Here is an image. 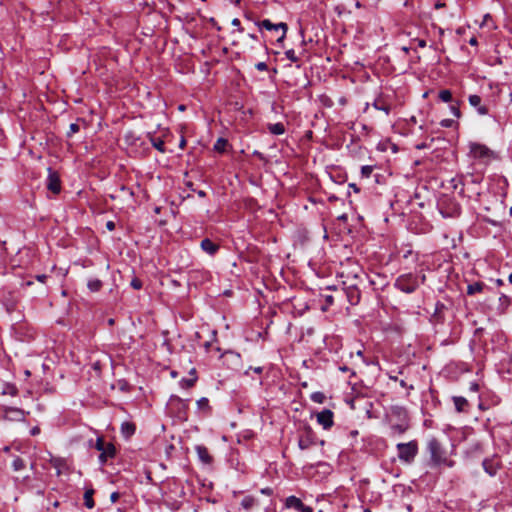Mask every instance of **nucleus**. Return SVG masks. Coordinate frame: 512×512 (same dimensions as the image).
<instances>
[{"label": "nucleus", "mask_w": 512, "mask_h": 512, "mask_svg": "<svg viewBox=\"0 0 512 512\" xmlns=\"http://www.w3.org/2000/svg\"><path fill=\"white\" fill-rule=\"evenodd\" d=\"M394 287L404 293L411 294L419 287L418 274L405 273L398 276L395 280Z\"/></svg>", "instance_id": "1"}, {"label": "nucleus", "mask_w": 512, "mask_h": 512, "mask_svg": "<svg viewBox=\"0 0 512 512\" xmlns=\"http://www.w3.org/2000/svg\"><path fill=\"white\" fill-rule=\"evenodd\" d=\"M427 451L430 454L432 465L438 466L447 463L446 452L436 438L432 437L427 441Z\"/></svg>", "instance_id": "2"}, {"label": "nucleus", "mask_w": 512, "mask_h": 512, "mask_svg": "<svg viewBox=\"0 0 512 512\" xmlns=\"http://www.w3.org/2000/svg\"><path fill=\"white\" fill-rule=\"evenodd\" d=\"M398 458L401 462L410 464L414 461L417 453H418V443L415 440H412L408 443H398Z\"/></svg>", "instance_id": "3"}, {"label": "nucleus", "mask_w": 512, "mask_h": 512, "mask_svg": "<svg viewBox=\"0 0 512 512\" xmlns=\"http://www.w3.org/2000/svg\"><path fill=\"white\" fill-rule=\"evenodd\" d=\"M29 415L28 411L17 407H3V418L7 421L23 422L26 416Z\"/></svg>", "instance_id": "4"}, {"label": "nucleus", "mask_w": 512, "mask_h": 512, "mask_svg": "<svg viewBox=\"0 0 512 512\" xmlns=\"http://www.w3.org/2000/svg\"><path fill=\"white\" fill-rule=\"evenodd\" d=\"M258 26L260 29L274 30V31L282 30L281 36L277 39L278 43L283 42V40L285 39V36H286L287 29H288L286 23L280 22V23L274 24L269 19L262 20L261 22L258 23Z\"/></svg>", "instance_id": "5"}, {"label": "nucleus", "mask_w": 512, "mask_h": 512, "mask_svg": "<svg viewBox=\"0 0 512 512\" xmlns=\"http://www.w3.org/2000/svg\"><path fill=\"white\" fill-rule=\"evenodd\" d=\"M482 467L489 476H495L501 467V461L498 455H493L490 458H485L482 462Z\"/></svg>", "instance_id": "6"}, {"label": "nucleus", "mask_w": 512, "mask_h": 512, "mask_svg": "<svg viewBox=\"0 0 512 512\" xmlns=\"http://www.w3.org/2000/svg\"><path fill=\"white\" fill-rule=\"evenodd\" d=\"M47 176V189L54 194H59L61 191V181L58 173L52 168H48Z\"/></svg>", "instance_id": "7"}, {"label": "nucleus", "mask_w": 512, "mask_h": 512, "mask_svg": "<svg viewBox=\"0 0 512 512\" xmlns=\"http://www.w3.org/2000/svg\"><path fill=\"white\" fill-rule=\"evenodd\" d=\"M334 413L330 409H324L321 412H318L316 415V419L319 425H321L324 429H330L333 424Z\"/></svg>", "instance_id": "8"}, {"label": "nucleus", "mask_w": 512, "mask_h": 512, "mask_svg": "<svg viewBox=\"0 0 512 512\" xmlns=\"http://www.w3.org/2000/svg\"><path fill=\"white\" fill-rule=\"evenodd\" d=\"M468 102L479 115L485 116L489 114V109L487 105L483 103V100L479 95H470L468 97Z\"/></svg>", "instance_id": "9"}, {"label": "nucleus", "mask_w": 512, "mask_h": 512, "mask_svg": "<svg viewBox=\"0 0 512 512\" xmlns=\"http://www.w3.org/2000/svg\"><path fill=\"white\" fill-rule=\"evenodd\" d=\"M470 152L476 158H485L490 154L489 148L479 143H472L470 145Z\"/></svg>", "instance_id": "10"}, {"label": "nucleus", "mask_w": 512, "mask_h": 512, "mask_svg": "<svg viewBox=\"0 0 512 512\" xmlns=\"http://www.w3.org/2000/svg\"><path fill=\"white\" fill-rule=\"evenodd\" d=\"M50 463L56 469V474L58 476L69 471L68 464L64 458L53 457L50 460Z\"/></svg>", "instance_id": "11"}, {"label": "nucleus", "mask_w": 512, "mask_h": 512, "mask_svg": "<svg viewBox=\"0 0 512 512\" xmlns=\"http://www.w3.org/2000/svg\"><path fill=\"white\" fill-rule=\"evenodd\" d=\"M115 453H116L115 446L110 442L106 443L104 449L101 451V453L99 455V462L101 464L106 463V461L109 458H113L115 456Z\"/></svg>", "instance_id": "12"}, {"label": "nucleus", "mask_w": 512, "mask_h": 512, "mask_svg": "<svg viewBox=\"0 0 512 512\" xmlns=\"http://www.w3.org/2000/svg\"><path fill=\"white\" fill-rule=\"evenodd\" d=\"M201 249L207 254L213 256L219 250V245L211 241L209 238H205L201 241Z\"/></svg>", "instance_id": "13"}, {"label": "nucleus", "mask_w": 512, "mask_h": 512, "mask_svg": "<svg viewBox=\"0 0 512 512\" xmlns=\"http://www.w3.org/2000/svg\"><path fill=\"white\" fill-rule=\"evenodd\" d=\"M307 433L305 436H301L298 441V446L301 450H306L314 444L311 429H306Z\"/></svg>", "instance_id": "14"}, {"label": "nucleus", "mask_w": 512, "mask_h": 512, "mask_svg": "<svg viewBox=\"0 0 512 512\" xmlns=\"http://www.w3.org/2000/svg\"><path fill=\"white\" fill-rule=\"evenodd\" d=\"M390 414L392 417H395L398 421L408 420V413L406 409L402 406H392L390 409Z\"/></svg>", "instance_id": "15"}, {"label": "nucleus", "mask_w": 512, "mask_h": 512, "mask_svg": "<svg viewBox=\"0 0 512 512\" xmlns=\"http://www.w3.org/2000/svg\"><path fill=\"white\" fill-rule=\"evenodd\" d=\"M195 450H196L199 460L202 463L210 464L212 462V457L210 456L208 449L205 446L198 445L195 447Z\"/></svg>", "instance_id": "16"}, {"label": "nucleus", "mask_w": 512, "mask_h": 512, "mask_svg": "<svg viewBox=\"0 0 512 512\" xmlns=\"http://www.w3.org/2000/svg\"><path fill=\"white\" fill-rule=\"evenodd\" d=\"M452 400H453V403L455 406V410L457 412H467L468 411L469 403L466 398H464L462 396H453Z\"/></svg>", "instance_id": "17"}, {"label": "nucleus", "mask_w": 512, "mask_h": 512, "mask_svg": "<svg viewBox=\"0 0 512 512\" xmlns=\"http://www.w3.org/2000/svg\"><path fill=\"white\" fill-rule=\"evenodd\" d=\"M303 502L301 499L297 498L296 496H289L285 500V507L287 509H296L300 511V509L303 507Z\"/></svg>", "instance_id": "18"}, {"label": "nucleus", "mask_w": 512, "mask_h": 512, "mask_svg": "<svg viewBox=\"0 0 512 512\" xmlns=\"http://www.w3.org/2000/svg\"><path fill=\"white\" fill-rule=\"evenodd\" d=\"M486 288L485 283L483 282H474L467 286V294L468 295H474L476 293H480Z\"/></svg>", "instance_id": "19"}, {"label": "nucleus", "mask_w": 512, "mask_h": 512, "mask_svg": "<svg viewBox=\"0 0 512 512\" xmlns=\"http://www.w3.org/2000/svg\"><path fill=\"white\" fill-rule=\"evenodd\" d=\"M149 140L152 144V146L157 149L161 153H165V143L164 141L159 137H154L150 133L148 134Z\"/></svg>", "instance_id": "20"}, {"label": "nucleus", "mask_w": 512, "mask_h": 512, "mask_svg": "<svg viewBox=\"0 0 512 512\" xmlns=\"http://www.w3.org/2000/svg\"><path fill=\"white\" fill-rule=\"evenodd\" d=\"M269 132L273 135H282L285 133V126L283 123H272L267 126Z\"/></svg>", "instance_id": "21"}, {"label": "nucleus", "mask_w": 512, "mask_h": 512, "mask_svg": "<svg viewBox=\"0 0 512 512\" xmlns=\"http://www.w3.org/2000/svg\"><path fill=\"white\" fill-rule=\"evenodd\" d=\"M348 301L352 305H356L359 302L360 294L356 287H350L347 293Z\"/></svg>", "instance_id": "22"}, {"label": "nucleus", "mask_w": 512, "mask_h": 512, "mask_svg": "<svg viewBox=\"0 0 512 512\" xmlns=\"http://www.w3.org/2000/svg\"><path fill=\"white\" fill-rule=\"evenodd\" d=\"M135 425L131 422H123L121 424V432L125 437H130L135 433Z\"/></svg>", "instance_id": "23"}, {"label": "nucleus", "mask_w": 512, "mask_h": 512, "mask_svg": "<svg viewBox=\"0 0 512 512\" xmlns=\"http://www.w3.org/2000/svg\"><path fill=\"white\" fill-rule=\"evenodd\" d=\"M93 494H94L93 489H87L84 493V505L88 509H92L95 505L94 500H93Z\"/></svg>", "instance_id": "24"}, {"label": "nucleus", "mask_w": 512, "mask_h": 512, "mask_svg": "<svg viewBox=\"0 0 512 512\" xmlns=\"http://www.w3.org/2000/svg\"><path fill=\"white\" fill-rule=\"evenodd\" d=\"M510 303V298L505 294H501V296L499 297V304L497 307L498 311H500V313H504L506 309L509 307Z\"/></svg>", "instance_id": "25"}, {"label": "nucleus", "mask_w": 512, "mask_h": 512, "mask_svg": "<svg viewBox=\"0 0 512 512\" xmlns=\"http://www.w3.org/2000/svg\"><path fill=\"white\" fill-rule=\"evenodd\" d=\"M392 430L398 434L404 433L408 429V420L399 421L397 424L391 426Z\"/></svg>", "instance_id": "26"}, {"label": "nucleus", "mask_w": 512, "mask_h": 512, "mask_svg": "<svg viewBox=\"0 0 512 512\" xmlns=\"http://www.w3.org/2000/svg\"><path fill=\"white\" fill-rule=\"evenodd\" d=\"M438 98L445 103L452 102V93L448 89H443L439 91Z\"/></svg>", "instance_id": "27"}, {"label": "nucleus", "mask_w": 512, "mask_h": 512, "mask_svg": "<svg viewBox=\"0 0 512 512\" xmlns=\"http://www.w3.org/2000/svg\"><path fill=\"white\" fill-rule=\"evenodd\" d=\"M196 381H197L196 376H194L192 378H183L180 380L179 385L181 386V388L187 389V388L194 386Z\"/></svg>", "instance_id": "28"}, {"label": "nucleus", "mask_w": 512, "mask_h": 512, "mask_svg": "<svg viewBox=\"0 0 512 512\" xmlns=\"http://www.w3.org/2000/svg\"><path fill=\"white\" fill-rule=\"evenodd\" d=\"M255 503H256V500H255V498H254V497H252V496H245V497L242 499V501H241V506H242L244 509L248 510V509H250L251 507H253Z\"/></svg>", "instance_id": "29"}, {"label": "nucleus", "mask_w": 512, "mask_h": 512, "mask_svg": "<svg viewBox=\"0 0 512 512\" xmlns=\"http://www.w3.org/2000/svg\"><path fill=\"white\" fill-rule=\"evenodd\" d=\"M88 288L92 292H97L102 287V282L99 279H92L88 281Z\"/></svg>", "instance_id": "30"}, {"label": "nucleus", "mask_w": 512, "mask_h": 512, "mask_svg": "<svg viewBox=\"0 0 512 512\" xmlns=\"http://www.w3.org/2000/svg\"><path fill=\"white\" fill-rule=\"evenodd\" d=\"M227 144H228V141L226 139L218 138L214 144V150H216L218 152H224Z\"/></svg>", "instance_id": "31"}, {"label": "nucleus", "mask_w": 512, "mask_h": 512, "mask_svg": "<svg viewBox=\"0 0 512 512\" xmlns=\"http://www.w3.org/2000/svg\"><path fill=\"white\" fill-rule=\"evenodd\" d=\"M12 467L15 471L22 470L25 467V462L20 457H15L12 461Z\"/></svg>", "instance_id": "32"}, {"label": "nucleus", "mask_w": 512, "mask_h": 512, "mask_svg": "<svg viewBox=\"0 0 512 512\" xmlns=\"http://www.w3.org/2000/svg\"><path fill=\"white\" fill-rule=\"evenodd\" d=\"M310 399L315 403L321 404L325 400V395L322 392L317 391L311 394Z\"/></svg>", "instance_id": "33"}, {"label": "nucleus", "mask_w": 512, "mask_h": 512, "mask_svg": "<svg viewBox=\"0 0 512 512\" xmlns=\"http://www.w3.org/2000/svg\"><path fill=\"white\" fill-rule=\"evenodd\" d=\"M170 403L171 404H174L176 403L180 409H186L187 408V403L186 401L182 400L181 398H179L178 396H171L170 398Z\"/></svg>", "instance_id": "34"}, {"label": "nucleus", "mask_w": 512, "mask_h": 512, "mask_svg": "<svg viewBox=\"0 0 512 512\" xmlns=\"http://www.w3.org/2000/svg\"><path fill=\"white\" fill-rule=\"evenodd\" d=\"M374 170V167L371 165H365L361 167V176L363 178H369Z\"/></svg>", "instance_id": "35"}, {"label": "nucleus", "mask_w": 512, "mask_h": 512, "mask_svg": "<svg viewBox=\"0 0 512 512\" xmlns=\"http://www.w3.org/2000/svg\"><path fill=\"white\" fill-rule=\"evenodd\" d=\"M459 102L457 101L455 104H451L450 105V112L452 113V115H454L456 118H460L461 117V111L459 109Z\"/></svg>", "instance_id": "36"}, {"label": "nucleus", "mask_w": 512, "mask_h": 512, "mask_svg": "<svg viewBox=\"0 0 512 512\" xmlns=\"http://www.w3.org/2000/svg\"><path fill=\"white\" fill-rule=\"evenodd\" d=\"M18 393V389L14 385H7L3 391V394H9L11 396H16Z\"/></svg>", "instance_id": "37"}, {"label": "nucleus", "mask_w": 512, "mask_h": 512, "mask_svg": "<svg viewBox=\"0 0 512 512\" xmlns=\"http://www.w3.org/2000/svg\"><path fill=\"white\" fill-rule=\"evenodd\" d=\"M285 56L288 60H290L291 62H297L299 59L298 57L296 56V53L293 49H289L285 52Z\"/></svg>", "instance_id": "38"}, {"label": "nucleus", "mask_w": 512, "mask_h": 512, "mask_svg": "<svg viewBox=\"0 0 512 512\" xmlns=\"http://www.w3.org/2000/svg\"><path fill=\"white\" fill-rule=\"evenodd\" d=\"M197 406L199 409H208L209 408V400L205 397H202L197 401Z\"/></svg>", "instance_id": "39"}, {"label": "nucleus", "mask_w": 512, "mask_h": 512, "mask_svg": "<svg viewBox=\"0 0 512 512\" xmlns=\"http://www.w3.org/2000/svg\"><path fill=\"white\" fill-rule=\"evenodd\" d=\"M80 127L77 123H71L69 126V131L67 132V137H72L73 134L79 132Z\"/></svg>", "instance_id": "40"}, {"label": "nucleus", "mask_w": 512, "mask_h": 512, "mask_svg": "<svg viewBox=\"0 0 512 512\" xmlns=\"http://www.w3.org/2000/svg\"><path fill=\"white\" fill-rule=\"evenodd\" d=\"M107 442L104 441V439L102 437H98L96 439V443H95V448L98 450V451H102L105 447Z\"/></svg>", "instance_id": "41"}, {"label": "nucleus", "mask_w": 512, "mask_h": 512, "mask_svg": "<svg viewBox=\"0 0 512 512\" xmlns=\"http://www.w3.org/2000/svg\"><path fill=\"white\" fill-rule=\"evenodd\" d=\"M373 106H374L375 109L383 111L387 115L390 113V106L389 105H380L377 102H375L373 104Z\"/></svg>", "instance_id": "42"}, {"label": "nucleus", "mask_w": 512, "mask_h": 512, "mask_svg": "<svg viewBox=\"0 0 512 512\" xmlns=\"http://www.w3.org/2000/svg\"><path fill=\"white\" fill-rule=\"evenodd\" d=\"M130 285H131V287H133L136 290H139L142 288V282L138 278L132 279Z\"/></svg>", "instance_id": "43"}, {"label": "nucleus", "mask_w": 512, "mask_h": 512, "mask_svg": "<svg viewBox=\"0 0 512 512\" xmlns=\"http://www.w3.org/2000/svg\"><path fill=\"white\" fill-rule=\"evenodd\" d=\"M455 121L452 120V119H443L441 122H440V125L442 127H445V128H450L454 125Z\"/></svg>", "instance_id": "44"}, {"label": "nucleus", "mask_w": 512, "mask_h": 512, "mask_svg": "<svg viewBox=\"0 0 512 512\" xmlns=\"http://www.w3.org/2000/svg\"><path fill=\"white\" fill-rule=\"evenodd\" d=\"M250 370H253L257 374H261L263 372V367H261V366L254 367V368L253 367H249V369L245 371V375H249V371Z\"/></svg>", "instance_id": "45"}, {"label": "nucleus", "mask_w": 512, "mask_h": 512, "mask_svg": "<svg viewBox=\"0 0 512 512\" xmlns=\"http://www.w3.org/2000/svg\"><path fill=\"white\" fill-rule=\"evenodd\" d=\"M256 69L259 70V71H267L268 69V66L265 62H258L256 65H255Z\"/></svg>", "instance_id": "46"}, {"label": "nucleus", "mask_w": 512, "mask_h": 512, "mask_svg": "<svg viewBox=\"0 0 512 512\" xmlns=\"http://www.w3.org/2000/svg\"><path fill=\"white\" fill-rule=\"evenodd\" d=\"M469 390L471 392H478L479 390V384L477 382H471L470 385H469Z\"/></svg>", "instance_id": "47"}, {"label": "nucleus", "mask_w": 512, "mask_h": 512, "mask_svg": "<svg viewBox=\"0 0 512 512\" xmlns=\"http://www.w3.org/2000/svg\"><path fill=\"white\" fill-rule=\"evenodd\" d=\"M260 492L264 495H271L273 493V490L269 487L262 488Z\"/></svg>", "instance_id": "48"}, {"label": "nucleus", "mask_w": 512, "mask_h": 512, "mask_svg": "<svg viewBox=\"0 0 512 512\" xmlns=\"http://www.w3.org/2000/svg\"><path fill=\"white\" fill-rule=\"evenodd\" d=\"M120 495L118 492H113L111 495H110V500L114 503L116 502L118 499H119Z\"/></svg>", "instance_id": "49"}, {"label": "nucleus", "mask_w": 512, "mask_h": 512, "mask_svg": "<svg viewBox=\"0 0 512 512\" xmlns=\"http://www.w3.org/2000/svg\"><path fill=\"white\" fill-rule=\"evenodd\" d=\"M106 228L109 230V231H113L115 229V223L113 221H108L106 223Z\"/></svg>", "instance_id": "50"}, {"label": "nucleus", "mask_w": 512, "mask_h": 512, "mask_svg": "<svg viewBox=\"0 0 512 512\" xmlns=\"http://www.w3.org/2000/svg\"><path fill=\"white\" fill-rule=\"evenodd\" d=\"M417 45L420 48H424L426 46V41L424 39H417Z\"/></svg>", "instance_id": "51"}, {"label": "nucleus", "mask_w": 512, "mask_h": 512, "mask_svg": "<svg viewBox=\"0 0 512 512\" xmlns=\"http://www.w3.org/2000/svg\"><path fill=\"white\" fill-rule=\"evenodd\" d=\"M36 279H37L39 282L44 283V282H45V280L47 279V275H45V274L37 275Z\"/></svg>", "instance_id": "52"}, {"label": "nucleus", "mask_w": 512, "mask_h": 512, "mask_svg": "<svg viewBox=\"0 0 512 512\" xmlns=\"http://www.w3.org/2000/svg\"><path fill=\"white\" fill-rule=\"evenodd\" d=\"M300 512H313V509L309 506L303 505V507L300 509Z\"/></svg>", "instance_id": "53"}, {"label": "nucleus", "mask_w": 512, "mask_h": 512, "mask_svg": "<svg viewBox=\"0 0 512 512\" xmlns=\"http://www.w3.org/2000/svg\"><path fill=\"white\" fill-rule=\"evenodd\" d=\"M30 432H31V435L35 436L40 433V429H39V427H33Z\"/></svg>", "instance_id": "54"}, {"label": "nucleus", "mask_w": 512, "mask_h": 512, "mask_svg": "<svg viewBox=\"0 0 512 512\" xmlns=\"http://www.w3.org/2000/svg\"><path fill=\"white\" fill-rule=\"evenodd\" d=\"M240 20L238 18H234L232 20V25L235 26V27H240Z\"/></svg>", "instance_id": "55"}, {"label": "nucleus", "mask_w": 512, "mask_h": 512, "mask_svg": "<svg viewBox=\"0 0 512 512\" xmlns=\"http://www.w3.org/2000/svg\"><path fill=\"white\" fill-rule=\"evenodd\" d=\"M418 277H419V284L420 283L423 284L426 281V276L424 273H422L421 275H418Z\"/></svg>", "instance_id": "56"}, {"label": "nucleus", "mask_w": 512, "mask_h": 512, "mask_svg": "<svg viewBox=\"0 0 512 512\" xmlns=\"http://www.w3.org/2000/svg\"><path fill=\"white\" fill-rule=\"evenodd\" d=\"M469 44L472 45V46H475L477 45V39L475 37H472L470 40H469Z\"/></svg>", "instance_id": "57"}, {"label": "nucleus", "mask_w": 512, "mask_h": 512, "mask_svg": "<svg viewBox=\"0 0 512 512\" xmlns=\"http://www.w3.org/2000/svg\"><path fill=\"white\" fill-rule=\"evenodd\" d=\"M349 187H350V188H352L355 192H358V191H359V188H358V187L356 186V184H354V183H351V184L349 185Z\"/></svg>", "instance_id": "58"}, {"label": "nucleus", "mask_w": 512, "mask_h": 512, "mask_svg": "<svg viewBox=\"0 0 512 512\" xmlns=\"http://www.w3.org/2000/svg\"><path fill=\"white\" fill-rule=\"evenodd\" d=\"M339 370L342 371V372H347L350 369L347 366L344 365V366H339Z\"/></svg>", "instance_id": "59"}, {"label": "nucleus", "mask_w": 512, "mask_h": 512, "mask_svg": "<svg viewBox=\"0 0 512 512\" xmlns=\"http://www.w3.org/2000/svg\"><path fill=\"white\" fill-rule=\"evenodd\" d=\"M197 194H198V196H199V197H205V196H206V193H205V191H203V190H199V191L197 192Z\"/></svg>", "instance_id": "60"}, {"label": "nucleus", "mask_w": 512, "mask_h": 512, "mask_svg": "<svg viewBox=\"0 0 512 512\" xmlns=\"http://www.w3.org/2000/svg\"><path fill=\"white\" fill-rule=\"evenodd\" d=\"M185 143H186V142H185V139H184V138H182V139H181V141H180V147H181V148H183V147H184V145H185Z\"/></svg>", "instance_id": "61"}, {"label": "nucleus", "mask_w": 512, "mask_h": 512, "mask_svg": "<svg viewBox=\"0 0 512 512\" xmlns=\"http://www.w3.org/2000/svg\"><path fill=\"white\" fill-rule=\"evenodd\" d=\"M190 374L194 376H196V370L195 368H192L191 371H190Z\"/></svg>", "instance_id": "62"}, {"label": "nucleus", "mask_w": 512, "mask_h": 512, "mask_svg": "<svg viewBox=\"0 0 512 512\" xmlns=\"http://www.w3.org/2000/svg\"><path fill=\"white\" fill-rule=\"evenodd\" d=\"M496 283H497V285H498V286H500V285H502V284H503V281H502L501 279H498V280L496 281Z\"/></svg>", "instance_id": "63"}, {"label": "nucleus", "mask_w": 512, "mask_h": 512, "mask_svg": "<svg viewBox=\"0 0 512 512\" xmlns=\"http://www.w3.org/2000/svg\"><path fill=\"white\" fill-rule=\"evenodd\" d=\"M508 279H509V282L512 283V273L509 275Z\"/></svg>", "instance_id": "64"}]
</instances>
